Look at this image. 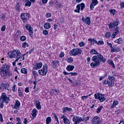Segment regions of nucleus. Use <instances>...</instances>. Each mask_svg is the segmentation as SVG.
Here are the masks:
<instances>
[{"label":"nucleus","instance_id":"nucleus-3","mask_svg":"<svg viewBox=\"0 0 124 124\" xmlns=\"http://www.w3.org/2000/svg\"><path fill=\"white\" fill-rule=\"evenodd\" d=\"M10 101L9 97H7L6 93H2L1 96H0V107L1 108H3V103H8Z\"/></svg>","mask_w":124,"mask_h":124},{"label":"nucleus","instance_id":"nucleus-19","mask_svg":"<svg viewBox=\"0 0 124 124\" xmlns=\"http://www.w3.org/2000/svg\"><path fill=\"white\" fill-rule=\"evenodd\" d=\"M108 12H110V15H111V16H115V14L117 13V11L114 9L109 10Z\"/></svg>","mask_w":124,"mask_h":124},{"label":"nucleus","instance_id":"nucleus-60","mask_svg":"<svg viewBox=\"0 0 124 124\" xmlns=\"http://www.w3.org/2000/svg\"><path fill=\"white\" fill-rule=\"evenodd\" d=\"M114 48L115 49L116 52H120V51H121V49L119 47H114Z\"/></svg>","mask_w":124,"mask_h":124},{"label":"nucleus","instance_id":"nucleus-41","mask_svg":"<svg viewBox=\"0 0 124 124\" xmlns=\"http://www.w3.org/2000/svg\"><path fill=\"white\" fill-rule=\"evenodd\" d=\"M92 4H94V5H97L98 4V1L97 0H92Z\"/></svg>","mask_w":124,"mask_h":124},{"label":"nucleus","instance_id":"nucleus-7","mask_svg":"<svg viewBox=\"0 0 124 124\" xmlns=\"http://www.w3.org/2000/svg\"><path fill=\"white\" fill-rule=\"evenodd\" d=\"M38 72L40 75L45 76L47 74V72H48V65L46 63L44 64L43 68L39 70Z\"/></svg>","mask_w":124,"mask_h":124},{"label":"nucleus","instance_id":"nucleus-12","mask_svg":"<svg viewBox=\"0 0 124 124\" xmlns=\"http://www.w3.org/2000/svg\"><path fill=\"white\" fill-rule=\"evenodd\" d=\"M81 21L83 22V23H85L86 25H91V17H87L85 19V17L83 16L82 17Z\"/></svg>","mask_w":124,"mask_h":124},{"label":"nucleus","instance_id":"nucleus-27","mask_svg":"<svg viewBox=\"0 0 124 124\" xmlns=\"http://www.w3.org/2000/svg\"><path fill=\"white\" fill-rule=\"evenodd\" d=\"M16 9L18 12H20V3L16 2Z\"/></svg>","mask_w":124,"mask_h":124},{"label":"nucleus","instance_id":"nucleus-18","mask_svg":"<svg viewBox=\"0 0 124 124\" xmlns=\"http://www.w3.org/2000/svg\"><path fill=\"white\" fill-rule=\"evenodd\" d=\"M88 41H90L91 45H94V44H96L97 41L94 39V38L92 39L89 38L88 39Z\"/></svg>","mask_w":124,"mask_h":124},{"label":"nucleus","instance_id":"nucleus-21","mask_svg":"<svg viewBox=\"0 0 124 124\" xmlns=\"http://www.w3.org/2000/svg\"><path fill=\"white\" fill-rule=\"evenodd\" d=\"M1 86L2 87H4V89H5V90H8V91H9V89H8L10 87L9 84L2 83H1Z\"/></svg>","mask_w":124,"mask_h":124},{"label":"nucleus","instance_id":"nucleus-10","mask_svg":"<svg viewBox=\"0 0 124 124\" xmlns=\"http://www.w3.org/2000/svg\"><path fill=\"white\" fill-rule=\"evenodd\" d=\"M85 9V4L84 3H81V4H78L77 5V9L75 10L74 12L77 13H80V9L81 11H83Z\"/></svg>","mask_w":124,"mask_h":124},{"label":"nucleus","instance_id":"nucleus-11","mask_svg":"<svg viewBox=\"0 0 124 124\" xmlns=\"http://www.w3.org/2000/svg\"><path fill=\"white\" fill-rule=\"evenodd\" d=\"M92 124H100L102 123V121L100 120V117L99 116L94 117L91 120Z\"/></svg>","mask_w":124,"mask_h":124},{"label":"nucleus","instance_id":"nucleus-43","mask_svg":"<svg viewBox=\"0 0 124 124\" xmlns=\"http://www.w3.org/2000/svg\"><path fill=\"white\" fill-rule=\"evenodd\" d=\"M103 44H104V42H103V41H99L98 42L97 41V45H103Z\"/></svg>","mask_w":124,"mask_h":124},{"label":"nucleus","instance_id":"nucleus-4","mask_svg":"<svg viewBox=\"0 0 124 124\" xmlns=\"http://www.w3.org/2000/svg\"><path fill=\"white\" fill-rule=\"evenodd\" d=\"M0 74L1 76H5L8 74L9 76H12V73L9 71V66L4 65L0 68Z\"/></svg>","mask_w":124,"mask_h":124},{"label":"nucleus","instance_id":"nucleus-46","mask_svg":"<svg viewBox=\"0 0 124 124\" xmlns=\"http://www.w3.org/2000/svg\"><path fill=\"white\" fill-rule=\"evenodd\" d=\"M25 28H26V30H27V31H29L30 30V29L31 28V26L30 24H27L25 26Z\"/></svg>","mask_w":124,"mask_h":124},{"label":"nucleus","instance_id":"nucleus-28","mask_svg":"<svg viewBox=\"0 0 124 124\" xmlns=\"http://www.w3.org/2000/svg\"><path fill=\"white\" fill-rule=\"evenodd\" d=\"M18 96L20 97H23L24 96V93L21 91V89L18 88Z\"/></svg>","mask_w":124,"mask_h":124},{"label":"nucleus","instance_id":"nucleus-37","mask_svg":"<svg viewBox=\"0 0 124 124\" xmlns=\"http://www.w3.org/2000/svg\"><path fill=\"white\" fill-rule=\"evenodd\" d=\"M28 31L29 33V35H30V36H31V34H33V29L31 27V28Z\"/></svg>","mask_w":124,"mask_h":124},{"label":"nucleus","instance_id":"nucleus-13","mask_svg":"<svg viewBox=\"0 0 124 124\" xmlns=\"http://www.w3.org/2000/svg\"><path fill=\"white\" fill-rule=\"evenodd\" d=\"M43 64H42V62H40L38 63H35L33 69H35V70H37V69H40L41 67H42V66Z\"/></svg>","mask_w":124,"mask_h":124},{"label":"nucleus","instance_id":"nucleus-50","mask_svg":"<svg viewBox=\"0 0 124 124\" xmlns=\"http://www.w3.org/2000/svg\"><path fill=\"white\" fill-rule=\"evenodd\" d=\"M108 80L105 79V80H103V84L104 85H108Z\"/></svg>","mask_w":124,"mask_h":124},{"label":"nucleus","instance_id":"nucleus-29","mask_svg":"<svg viewBox=\"0 0 124 124\" xmlns=\"http://www.w3.org/2000/svg\"><path fill=\"white\" fill-rule=\"evenodd\" d=\"M73 58L72 57H69L67 58L66 61L69 63H72L73 62Z\"/></svg>","mask_w":124,"mask_h":124},{"label":"nucleus","instance_id":"nucleus-32","mask_svg":"<svg viewBox=\"0 0 124 124\" xmlns=\"http://www.w3.org/2000/svg\"><path fill=\"white\" fill-rule=\"evenodd\" d=\"M105 36L106 38H110V37H111V32H107L105 34Z\"/></svg>","mask_w":124,"mask_h":124},{"label":"nucleus","instance_id":"nucleus-30","mask_svg":"<svg viewBox=\"0 0 124 124\" xmlns=\"http://www.w3.org/2000/svg\"><path fill=\"white\" fill-rule=\"evenodd\" d=\"M108 63L109 64H110V65H111L113 67V68H115V67H116L115 66V64H114V62H113V61L109 60H108Z\"/></svg>","mask_w":124,"mask_h":124},{"label":"nucleus","instance_id":"nucleus-14","mask_svg":"<svg viewBox=\"0 0 124 124\" xmlns=\"http://www.w3.org/2000/svg\"><path fill=\"white\" fill-rule=\"evenodd\" d=\"M52 66L54 69H57V67L60 65V62L58 60L53 61L52 62Z\"/></svg>","mask_w":124,"mask_h":124},{"label":"nucleus","instance_id":"nucleus-42","mask_svg":"<svg viewBox=\"0 0 124 124\" xmlns=\"http://www.w3.org/2000/svg\"><path fill=\"white\" fill-rule=\"evenodd\" d=\"M27 39V37L26 36H21L20 37V41H25Z\"/></svg>","mask_w":124,"mask_h":124},{"label":"nucleus","instance_id":"nucleus-17","mask_svg":"<svg viewBox=\"0 0 124 124\" xmlns=\"http://www.w3.org/2000/svg\"><path fill=\"white\" fill-rule=\"evenodd\" d=\"M51 93L54 94L55 95H59L60 93V90H57L56 89H52Z\"/></svg>","mask_w":124,"mask_h":124},{"label":"nucleus","instance_id":"nucleus-47","mask_svg":"<svg viewBox=\"0 0 124 124\" xmlns=\"http://www.w3.org/2000/svg\"><path fill=\"white\" fill-rule=\"evenodd\" d=\"M79 47H83V46H85V43L84 42H80L79 43Z\"/></svg>","mask_w":124,"mask_h":124},{"label":"nucleus","instance_id":"nucleus-6","mask_svg":"<svg viewBox=\"0 0 124 124\" xmlns=\"http://www.w3.org/2000/svg\"><path fill=\"white\" fill-rule=\"evenodd\" d=\"M82 54V50L80 48H74L69 52L70 56H78V55H81Z\"/></svg>","mask_w":124,"mask_h":124},{"label":"nucleus","instance_id":"nucleus-64","mask_svg":"<svg viewBox=\"0 0 124 124\" xmlns=\"http://www.w3.org/2000/svg\"><path fill=\"white\" fill-rule=\"evenodd\" d=\"M34 51V48H31L30 51H29V54H31V53H32V52H33Z\"/></svg>","mask_w":124,"mask_h":124},{"label":"nucleus","instance_id":"nucleus-55","mask_svg":"<svg viewBox=\"0 0 124 124\" xmlns=\"http://www.w3.org/2000/svg\"><path fill=\"white\" fill-rule=\"evenodd\" d=\"M16 105H18V106H20L21 103H20V101H19V100H16Z\"/></svg>","mask_w":124,"mask_h":124},{"label":"nucleus","instance_id":"nucleus-34","mask_svg":"<svg viewBox=\"0 0 124 124\" xmlns=\"http://www.w3.org/2000/svg\"><path fill=\"white\" fill-rule=\"evenodd\" d=\"M21 73H23L24 74H27L28 73V72L27 71V69L25 68H21Z\"/></svg>","mask_w":124,"mask_h":124},{"label":"nucleus","instance_id":"nucleus-56","mask_svg":"<svg viewBox=\"0 0 124 124\" xmlns=\"http://www.w3.org/2000/svg\"><path fill=\"white\" fill-rule=\"evenodd\" d=\"M53 117H54L55 121H58V120H59V118H58V116H57L56 114H55V113L53 114Z\"/></svg>","mask_w":124,"mask_h":124},{"label":"nucleus","instance_id":"nucleus-1","mask_svg":"<svg viewBox=\"0 0 124 124\" xmlns=\"http://www.w3.org/2000/svg\"><path fill=\"white\" fill-rule=\"evenodd\" d=\"M92 61L94 62L91 63L90 66H91L92 68H96L99 65H100V62H102L103 63H105L106 62V59L100 53H98V55H94L92 57Z\"/></svg>","mask_w":124,"mask_h":124},{"label":"nucleus","instance_id":"nucleus-22","mask_svg":"<svg viewBox=\"0 0 124 124\" xmlns=\"http://www.w3.org/2000/svg\"><path fill=\"white\" fill-rule=\"evenodd\" d=\"M36 107L38 110L41 109V106L40 105V102L39 101H36Z\"/></svg>","mask_w":124,"mask_h":124},{"label":"nucleus","instance_id":"nucleus-36","mask_svg":"<svg viewBox=\"0 0 124 124\" xmlns=\"http://www.w3.org/2000/svg\"><path fill=\"white\" fill-rule=\"evenodd\" d=\"M90 53L94 54V55H98V54H99V53H97L96 50H95V49H93L92 50H91L90 51Z\"/></svg>","mask_w":124,"mask_h":124},{"label":"nucleus","instance_id":"nucleus-5","mask_svg":"<svg viewBox=\"0 0 124 124\" xmlns=\"http://www.w3.org/2000/svg\"><path fill=\"white\" fill-rule=\"evenodd\" d=\"M94 97L95 99H98L101 102H103L106 100L105 98V94H102L99 92H98L94 94Z\"/></svg>","mask_w":124,"mask_h":124},{"label":"nucleus","instance_id":"nucleus-63","mask_svg":"<svg viewBox=\"0 0 124 124\" xmlns=\"http://www.w3.org/2000/svg\"><path fill=\"white\" fill-rule=\"evenodd\" d=\"M23 123L24 124H28V119H27V118H24V121L23 122Z\"/></svg>","mask_w":124,"mask_h":124},{"label":"nucleus","instance_id":"nucleus-59","mask_svg":"<svg viewBox=\"0 0 124 124\" xmlns=\"http://www.w3.org/2000/svg\"><path fill=\"white\" fill-rule=\"evenodd\" d=\"M85 122L86 124H88V121H89V120H90V116H87L85 118Z\"/></svg>","mask_w":124,"mask_h":124},{"label":"nucleus","instance_id":"nucleus-48","mask_svg":"<svg viewBox=\"0 0 124 124\" xmlns=\"http://www.w3.org/2000/svg\"><path fill=\"white\" fill-rule=\"evenodd\" d=\"M20 108V106H18V105L15 104L14 106V108L16 109V110H17Z\"/></svg>","mask_w":124,"mask_h":124},{"label":"nucleus","instance_id":"nucleus-44","mask_svg":"<svg viewBox=\"0 0 124 124\" xmlns=\"http://www.w3.org/2000/svg\"><path fill=\"white\" fill-rule=\"evenodd\" d=\"M94 6L95 5L92 4V3L90 4V10H93V8H94Z\"/></svg>","mask_w":124,"mask_h":124},{"label":"nucleus","instance_id":"nucleus-54","mask_svg":"<svg viewBox=\"0 0 124 124\" xmlns=\"http://www.w3.org/2000/svg\"><path fill=\"white\" fill-rule=\"evenodd\" d=\"M64 57V53L63 52H61L60 54V58H63Z\"/></svg>","mask_w":124,"mask_h":124},{"label":"nucleus","instance_id":"nucleus-23","mask_svg":"<svg viewBox=\"0 0 124 124\" xmlns=\"http://www.w3.org/2000/svg\"><path fill=\"white\" fill-rule=\"evenodd\" d=\"M14 35L15 37H16V38L20 37V36H21V31L20 30H18L16 33H14Z\"/></svg>","mask_w":124,"mask_h":124},{"label":"nucleus","instance_id":"nucleus-39","mask_svg":"<svg viewBox=\"0 0 124 124\" xmlns=\"http://www.w3.org/2000/svg\"><path fill=\"white\" fill-rule=\"evenodd\" d=\"M32 73L33 75L34 76V77H35V79H36V77H37V76H38V74L37 73V72L35 71H33L32 72Z\"/></svg>","mask_w":124,"mask_h":124},{"label":"nucleus","instance_id":"nucleus-9","mask_svg":"<svg viewBox=\"0 0 124 124\" xmlns=\"http://www.w3.org/2000/svg\"><path fill=\"white\" fill-rule=\"evenodd\" d=\"M30 17V14L28 13L21 14L20 18L22 20L23 23H27L28 19Z\"/></svg>","mask_w":124,"mask_h":124},{"label":"nucleus","instance_id":"nucleus-49","mask_svg":"<svg viewBox=\"0 0 124 124\" xmlns=\"http://www.w3.org/2000/svg\"><path fill=\"white\" fill-rule=\"evenodd\" d=\"M78 120H79V124H80L81 122H84V121H85L84 118H82V117H78Z\"/></svg>","mask_w":124,"mask_h":124},{"label":"nucleus","instance_id":"nucleus-25","mask_svg":"<svg viewBox=\"0 0 124 124\" xmlns=\"http://www.w3.org/2000/svg\"><path fill=\"white\" fill-rule=\"evenodd\" d=\"M119 104V101L114 100L113 103V105L110 106L111 109H113L115 106H117Z\"/></svg>","mask_w":124,"mask_h":124},{"label":"nucleus","instance_id":"nucleus-33","mask_svg":"<svg viewBox=\"0 0 124 124\" xmlns=\"http://www.w3.org/2000/svg\"><path fill=\"white\" fill-rule=\"evenodd\" d=\"M63 121L64 122V124H70V122H69V120H68L67 119V118H64L63 119Z\"/></svg>","mask_w":124,"mask_h":124},{"label":"nucleus","instance_id":"nucleus-61","mask_svg":"<svg viewBox=\"0 0 124 124\" xmlns=\"http://www.w3.org/2000/svg\"><path fill=\"white\" fill-rule=\"evenodd\" d=\"M111 53H114V52H116V49L115 48V47H111V51H110Z\"/></svg>","mask_w":124,"mask_h":124},{"label":"nucleus","instance_id":"nucleus-40","mask_svg":"<svg viewBox=\"0 0 124 124\" xmlns=\"http://www.w3.org/2000/svg\"><path fill=\"white\" fill-rule=\"evenodd\" d=\"M31 5V2L30 0L26 2L25 4V6H28L29 7H30Z\"/></svg>","mask_w":124,"mask_h":124},{"label":"nucleus","instance_id":"nucleus-51","mask_svg":"<svg viewBox=\"0 0 124 124\" xmlns=\"http://www.w3.org/2000/svg\"><path fill=\"white\" fill-rule=\"evenodd\" d=\"M70 74H71V76H77V75H78V73L76 72H71Z\"/></svg>","mask_w":124,"mask_h":124},{"label":"nucleus","instance_id":"nucleus-2","mask_svg":"<svg viewBox=\"0 0 124 124\" xmlns=\"http://www.w3.org/2000/svg\"><path fill=\"white\" fill-rule=\"evenodd\" d=\"M7 55L9 56V59H16V60H20L22 57L20 56L21 52L19 50H14L11 52H8Z\"/></svg>","mask_w":124,"mask_h":124},{"label":"nucleus","instance_id":"nucleus-8","mask_svg":"<svg viewBox=\"0 0 124 124\" xmlns=\"http://www.w3.org/2000/svg\"><path fill=\"white\" fill-rule=\"evenodd\" d=\"M120 24V20L119 19L116 18L115 20L113 21V22H110L108 25V28L109 30H111L115 27H118Z\"/></svg>","mask_w":124,"mask_h":124},{"label":"nucleus","instance_id":"nucleus-20","mask_svg":"<svg viewBox=\"0 0 124 124\" xmlns=\"http://www.w3.org/2000/svg\"><path fill=\"white\" fill-rule=\"evenodd\" d=\"M66 69L68 71H72L74 69V66L69 65L66 67Z\"/></svg>","mask_w":124,"mask_h":124},{"label":"nucleus","instance_id":"nucleus-16","mask_svg":"<svg viewBox=\"0 0 124 124\" xmlns=\"http://www.w3.org/2000/svg\"><path fill=\"white\" fill-rule=\"evenodd\" d=\"M73 122H74V123H75V124H79V116H73Z\"/></svg>","mask_w":124,"mask_h":124},{"label":"nucleus","instance_id":"nucleus-31","mask_svg":"<svg viewBox=\"0 0 124 124\" xmlns=\"http://www.w3.org/2000/svg\"><path fill=\"white\" fill-rule=\"evenodd\" d=\"M52 121V118L50 117H48L46 119V124H49Z\"/></svg>","mask_w":124,"mask_h":124},{"label":"nucleus","instance_id":"nucleus-57","mask_svg":"<svg viewBox=\"0 0 124 124\" xmlns=\"http://www.w3.org/2000/svg\"><path fill=\"white\" fill-rule=\"evenodd\" d=\"M51 16H52L51 13H47L46 15V18H50Z\"/></svg>","mask_w":124,"mask_h":124},{"label":"nucleus","instance_id":"nucleus-62","mask_svg":"<svg viewBox=\"0 0 124 124\" xmlns=\"http://www.w3.org/2000/svg\"><path fill=\"white\" fill-rule=\"evenodd\" d=\"M32 113L34 114H36L37 113V110L35 108H33L32 110Z\"/></svg>","mask_w":124,"mask_h":124},{"label":"nucleus","instance_id":"nucleus-58","mask_svg":"<svg viewBox=\"0 0 124 124\" xmlns=\"http://www.w3.org/2000/svg\"><path fill=\"white\" fill-rule=\"evenodd\" d=\"M5 29H6V27H5V26H3L1 28V31H4Z\"/></svg>","mask_w":124,"mask_h":124},{"label":"nucleus","instance_id":"nucleus-26","mask_svg":"<svg viewBox=\"0 0 124 124\" xmlns=\"http://www.w3.org/2000/svg\"><path fill=\"white\" fill-rule=\"evenodd\" d=\"M108 86L109 87V88H112L114 86V82L111 80H108Z\"/></svg>","mask_w":124,"mask_h":124},{"label":"nucleus","instance_id":"nucleus-38","mask_svg":"<svg viewBox=\"0 0 124 124\" xmlns=\"http://www.w3.org/2000/svg\"><path fill=\"white\" fill-rule=\"evenodd\" d=\"M103 108V106H101L99 108L97 109L96 113H100Z\"/></svg>","mask_w":124,"mask_h":124},{"label":"nucleus","instance_id":"nucleus-45","mask_svg":"<svg viewBox=\"0 0 124 124\" xmlns=\"http://www.w3.org/2000/svg\"><path fill=\"white\" fill-rule=\"evenodd\" d=\"M23 48H26V47H29V44L28 43L24 42L22 44Z\"/></svg>","mask_w":124,"mask_h":124},{"label":"nucleus","instance_id":"nucleus-24","mask_svg":"<svg viewBox=\"0 0 124 124\" xmlns=\"http://www.w3.org/2000/svg\"><path fill=\"white\" fill-rule=\"evenodd\" d=\"M44 27L46 30H49V29H50V28H51V24H50V23H46L44 24Z\"/></svg>","mask_w":124,"mask_h":124},{"label":"nucleus","instance_id":"nucleus-15","mask_svg":"<svg viewBox=\"0 0 124 124\" xmlns=\"http://www.w3.org/2000/svg\"><path fill=\"white\" fill-rule=\"evenodd\" d=\"M62 110L63 111V113H66L67 111L68 112H72V108H68L67 107L63 108H62Z\"/></svg>","mask_w":124,"mask_h":124},{"label":"nucleus","instance_id":"nucleus-53","mask_svg":"<svg viewBox=\"0 0 124 124\" xmlns=\"http://www.w3.org/2000/svg\"><path fill=\"white\" fill-rule=\"evenodd\" d=\"M89 97V96H82L81 98L82 100H85V99H87Z\"/></svg>","mask_w":124,"mask_h":124},{"label":"nucleus","instance_id":"nucleus-52","mask_svg":"<svg viewBox=\"0 0 124 124\" xmlns=\"http://www.w3.org/2000/svg\"><path fill=\"white\" fill-rule=\"evenodd\" d=\"M43 33L45 35H47V34H48V31L47 30H44L43 31Z\"/></svg>","mask_w":124,"mask_h":124},{"label":"nucleus","instance_id":"nucleus-35","mask_svg":"<svg viewBox=\"0 0 124 124\" xmlns=\"http://www.w3.org/2000/svg\"><path fill=\"white\" fill-rule=\"evenodd\" d=\"M108 78L109 81H111L112 82H115V77L111 76H108Z\"/></svg>","mask_w":124,"mask_h":124}]
</instances>
